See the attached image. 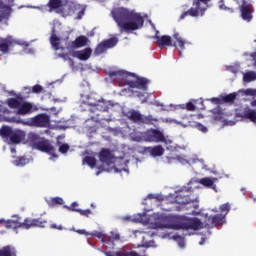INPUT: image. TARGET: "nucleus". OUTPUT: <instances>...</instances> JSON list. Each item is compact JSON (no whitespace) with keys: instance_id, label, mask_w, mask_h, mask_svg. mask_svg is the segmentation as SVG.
<instances>
[{"instance_id":"nucleus-1","label":"nucleus","mask_w":256,"mask_h":256,"mask_svg":"<svg viewBox=\"0 0 256 256\" xmlns=\"http://www.w3.org/2000/svg\"><path fill=\"white\" fill-rule=\"evenodd\" d=\"M112 16L121 33H123V31L126 33H129V31H137L143 28L145 23V19H143L141 14L130 11L127 8H118L112 11Z\"/></svg>"},{"instance_id":"nucleus-2","label":"nucleus","mask_w":256,"mask_h":256,"mask_svg":"<svg viewBox=\"0 0 256 256\" xmlns=\"http://www.w3.org/2000/svg\"><path fill=\"white\" fill-rule=\"evenodd\" d=\"M3 223L6 229H13L17 231V229H31V227H41L45 228L47 225V221L41 218H26L23 222H21V217L13 216V219H0V224Z\"/></svg>"},{"instance_id":"nucleus-3","label":"nucleus","mask_w":256,"mask_h":256,"mask_svg":"<svg viewBox=\"0 0 256 256\" xmlns=\"http://www.w3.org/2000/svg\"><path fill=\"white\" fill-rule=\"evenodd\" d=\"M6 103L10 109H17V115H31L33 113V103L25 101V98L21 95L15 98H8Z\"/></svg>"},{"instance_id":"nucleus-4","label":"nucleus","mask_w":256,"mask_h":256,"mask_svg":"<svg viewBox=\"0 0 256 256\" xmlns=\"http://www.w3.org/2000/svg\"><path fill=\"white\" fill-rule=\"evenodd\" d=\"M154 39L157 41V45L159 49H163L164 47H179V55H181V51L185 49V40L179 35V32H175L173 34V39L176 42L173 44V40L171 36L163 35V36H154Z\"/></svg>"},{"instance_id":"nucleus-5","label":"nucleus","mask_w":256,"mask_h":256,"mask_svg":"<svg viewBox=\"0 0 256 256\" xmlns=\"http://www.w3.org/2000/svg\"><path fill=\"white\" fill-rule=\"evenodd\" d=\"M210 2L211 0H193V7L182 12L180 19H185V17H203V15H205V11L209 9Z\"/></svg>"},{"instance_id":"nucleus-6","label":"nucleus","mask_w":256,"mask_h":256,"mask_svg":"<svg viewBox=\"0 0 256 256\" xmlns=\"http://www.w3.org/2000/svg\"><path fill=\"white\" fill-rule=\"evenodd\" d=\"M205 225L203 222H201L198 218H181L179 222H176L171 225V229H175L176 231H179L183 229L184 231H189L191 229L192 231H199V229H203Z\"/></svg>"},{"instance_id":"nucleus-7","label":"nucleus","mask_w":256,"mask_h":256,"mask_svg":"<svg viewBox=\"0 0 256 256\" xmlns=\"http://www.w3.org/2000/svg\"><path fill=\"white\" fill-rule=\"evenodd\" d=\"M0 135L3 139H9L11 145H19L21 141H25V132L19 129L13 130L12 127L2 126Z\"/></svg>"},{"instance_id":"nucleus-8","label":"nucleus","mask_w":256,"mask_h":256,"mask_svg":"<svg viewBox=\"0 0 256 256\" xmlns=\"http://www.w3.org/2000/svg\"><path fill=\"white\" fill-rule=\"evenodd\" d=\"M16 123L27 125L28 127L47 128L49 125H51V117L46 113H40L27 121L18 119L16 120Z\"/></svg>"},{"instance_id":"nucleus-9","label":"nucleus","mask_w":256,"mask_h":256,"mask_svg":"<svg viewBox=\"0 0 256 256\" xmlns=\"http://www.w3.org/2000/svg\"><path fill=\"white\" fill-rule=\"evenodd\" d=\"M175 203H177L180 206L176 207V211H181V207H185V205H190V203H194L192 205L193 209H199V202L192 200L189 198V190H180L176 197H175Z\"/></svg>"},{"instance_id":"nucleus-10","label":"nucleus","mask_w":256,"mask_h":256,"mask_svg":"<svg viewBox=\"0 0 256 256\" xmlns=\"http://www.w3.org/2000/svg\"><path fill=\"white\" fill-rule=\"evenodd\" d=\"M204 223V227H208V229H213V227H221V225H225V215H206Z\"/></svg>"},{"instance_id":"nucleus-11","label":"nucleus","mask_w":256,"mask_h":256,"mask_svg":"<svg viewBox=\"0 0 256 256\" xmlns=\"http://www.w3.org/2000/svg\"><path fill=\"white\" fill-rule=\"evenodd\" d=\"M238 9L244 21L249 23L253 19V6L249 0H241V5L238 7Z\"/></svg>"},{"instance_id":"nucleus-12","label":"nucleus","mask_w":256,"mask_h":256,"mask_svg":"<svg viewBox=\"0 0 256 256\" xmlns=\"http://www.w3.org/2000/svg\"><path fill=\"white\" fill-rule=\"evenodd\" d=\"M35 149H37L38 151H42V153H48V155H51L53 159H57V157H59L55 153V147H53V145H51V142H49V140L45 138H42V140L38 142Z\"/></svg>"},{"instance_id":"nucleus-13","label":"nucleus","mask_w":256,"mask_h":256,"mask_svg":"<svg viewBox=\"0 0 256 256\" xmlns=\"http://www.w3.org/2000/svg\"><path fill=\"white\" fill-rule=\"evenodd\" d=\"M146 140L151 143H163L165 135L158 129H151L146 132Z\"/></svg>"},{"instance_id":"nucleus-14","label":"nucleus","mask_w":256,"mask_h":256,"mask_svg":"<svg viewBox=\"0 0 256 256\" xmlns=\"http://www.w3.org/2000/svg\"><path fill=\"white\" fill-rule=\"evenodd\" d=\"M15 45H17V42L11 36L0 38V53H9L11 47H15Z\"/></svg>"},{"instance_id":"nucleus-15","label":"nucleus","mask_w":256,"mask_h":256,"mask_svg":"<svg viewBox=\"0 0 256 256\" xmlns=\"http://www.w3.org/2000/svg\"><path fill=\"white\" fill-rule=\"evenodd\" d=\"M89 43V38L85 35L78 36L74 41L68 43L67 49H81V47H85Z\"/></svg>"},{"instance_id":"nucleus-16","label":"nucleus","mask_w":256,"mask_h":256,"mask_svg":"<svg viewBox=\"0 0 256 256\" xmlns=\"http://www.w3.org/2000/svg\"><path fill=\"white\" fill-rule=\"evenodd\" d=\"M99 159L101 163H106V165H111L113 161V153H111V150L103 148L99 153Z\"/></svg>"},{"instance_id":"nucleus-17","label":"nucleus","mask_w":256,"mask_h":256,"mask_svg":"<svg viewBox=\"0 0 256 256\" xmlns=\"http://www.w3.org/2000/svg\"><path fill=\"white\" fill-rule=\"evenodd\" d=\"M88 105L90 108L91 113H96V111H107L108 107L105 105V102L101 101H91V99L88 101Z\"/></svg>"},{"instance_id":"nucleus-18","label":"nucleus","mask_w":256,"mask_h":256,"mask_svg":"<svg viewBox=\"0 0 256 256\" xmlns=\"http://www.w3.org/2000/svg\"><path fill=\"white\" fill-rule=\"evenodd\" d=\"M93 53V49L85 48L83 50L76 51L74 53V57H77L80 61H87Z\"/></svg>"},{"instance_id":"nucleus-19","label":"nucleus","mask_w":256,"mask_h":256,"mask_svg":"<svg viewBox=\"0 0 256 256\" xmlns=\"http://www.w3.org/2000/svg\"><path fill=\"white\" fill-rule=\"evenodd\" d=\"M217 181H219V179L217 178L205 177L200 179L198 183H200V185H203V187H209L210 189L216 191L217 185H215V183H217Z\"/></svg>"},{"instance_id":"nucleus-20","label":"nucleus","mask_w":256,"mask_h":256,"mask_svg":"<svg viewBox=\"0 0 256 256\" xmlns=\"http://www.w3.org/2000/svg\"><path fill=\"white\" fill-rule=\"evenodd\" d=\"M50 44L52 45V48L54 51H59V49H64L61 47V38L55 34V28L52 29V34L50 36Z\"/></svg>"},{"instance_id":"nucleus-21","label":"nucleus","mask_w":256,"mask_h":256,"mask_svg":"<svg viewBox=\"0 0 256 256\" xmlns=\"http://www.w3.org/2000/svg\"><path fill=\"white\" fill-rule=\"evenodd\" d=\"M147 153L151 155V157H163L165 153V149L161 145H157L154 147H148L146 149Z\"/></svg>"},{"instance_id":"nucleus-22","label":"nucleus","mask_w":256,"mask_h":256,"mask_svg":"<svg viewBox=\"0 0 256 256\" xmlns=\"http://www.w3.org/2000/svg\"><path fill=\"white\" fill-rule=\"evenodd\" d=\"M142 116L143 114H141L139 111L134 109L126 113L127 119H129V121H132V123H141Z\"/></svg>"},{"instance_id":"nucleus-23","label":"nucleus","mask_w":256,"mask_h":256,"mask_svg":"<svg viewBox=\"0 0 256 256\" xmlns=\"http://www.w3.org/2000/svg\"><path fill=\"white\" fill-rule=\"evenodd\" d=\"M0 256H17V250L11 245L4 246L0 249Z\"/></svg>"},{"instance_id":"nucleus-24","label":"nucleus","mask_w":256,"mask_h":256,"mask_svg":"<svg viewBox=\"0 0 256 256\" xmlns=\"http://www.w3.org/2000/svg\"><path fill=\"white\" fill-rule=\"evenodd\" d=\"M150 81L147 78H143V77H138L136 79V87L137 89H142V91H147L148 87L147 85H149Z\"/></svg>"},{"instance_id":"nucleus-25","label":"nucleus","mask_w":256,"mask_h":256,"mask_svg":"<svg viewBox=\"0 0 256 256\" xmlns=\"http://www.w3.org/2000/svg\"><path fill=\"white\" fill-rule=\"evenodd\" d=\"M159 119L153 117V115H142V118L140 120V123H142V125H155V123H158Z\"/></svg>"},{"instance_id":"nucleus-26","label":"nucleus","mask_w":256,"mask_h":256,"mask_svg":"<svg viewBox=\"0 0 256 256\" xmlns=\"http://www.w3.org/2000/svg\"><path fill=\"white\" fill-rule=\"evenodd\" d=\"M43 140L39 134L36 133H30L28 136V141L30 145H32L33 149L36 148L37 144L40 143Z\"/></svg>"},{"instance_id":"nucleus-27","label":"nucleus","mask_w":256,"mask_h":256,"mask_svg":"<svg viewBox=\"0 0 256 256\" xmlns=\"http://www.w3.org/2000/svg\"><path fill=\"white\" fill-rule=\"evenodd\" d=\"M47 7H49V12L52 13V11H55L59 9L60 7H63V1L62 0H49Z\"/></svg>"},{"instance_id":"nucleus-28","label":"nucleus","mask_w":256,"mask_h":256,"mask_svg":"<svg viewBox=\"0 0 256 256\" xmlns=\"http://www.w3.org/2000/svg\"><path fill=\"white\" fill-rule=\"evenodd\" d=\"M244 119H249L252 123H256V111L252 109L245 110L242 114Z\"/></svg>"},{"instance_id":"nucleus-29","label":"nucleus","mask_w":256,"mask_h":256,"mask_svg":"<svg viewBox=\"0 0 256 256\" xmlns=\"http://www.w3.org/2000/svg\"><path fill=\"white\" fill-rule=\"evenodd\" d=\"M106 49H113L119 43V40L115 37L102 41Z\"/></svg>"},{"instance_id":"nucleus-30","label":"nucleus","mask_w":256,"mask_h":256,"mask_svg":"<svg viewBox=\"0 0 256 256\" xmlns=\"http://www.w3.org/2000/svg\"><path fill=\"white\" fill-rule=\"evenodd\" d=\"M237 99V93H231L226 96H222V103H235Z\"/></svg>"},{"instance_id":"nucleus-31","label":"nucleus","mask_w":256,"mask_h":256,"mask_svg":"<svg viewBox=\"0 0 256 256\" xmlns=\"http://www.w3.org/2000/svg\"><path fill=\"white\" fill-rule=\"evenodd\" d=\"M243 80L245 83H251V81H256V73L253 71L246 72L244 74Z\"/></svg>"},{"instance_id":"nucleus-32","label":"nucleus","mask_w":256,"mask_h":256,"mask_svg":"<svg viewBox=\"0 0 256 256\" xmlns=\"http://www.w3.org/2000/svg\"><path fill=\"white\" fill-rule=\"evenodd\" d=\"M49 207H57V205H63V198L55 197L48 201Z\"/></svg>"},{"instance_id":"nucleus-33","label":"nucleus","mask_w":256,"mask_h":256,"mask_svg":"<svg viewBox=\"0 0 256 256\" xmlns=\"http://www.w3.org/2000/svg\"><path fill=\"white\" fill-rule=\"evenodd\" d=\"M28 160L25 157H18L15 161H14V165H16V167H25V165H27Z\"/></svg>"},{"instance_id":"nucleus-34","label":"nucleus","mask_w":256,"mask_h":256,"mask_svg":"<svg viewBox=\"0 0 256 256\" xmlns=\"http://www.w3.org/2000/svg\"><path fill=\"white\" fill-rule=\"evenodd\" d=\"M85 163H87L89 165V167H91L92 169L95 168V166L97 165V159H95L92 156H86L84 158Z\"/></svg>"},{"instance_id":"nucleus-35","label":"nucleus","mask_w":256,"mask_h":256,"mask_svg":"<svg viewBox=\"0 0 256 256\" xmlns=\"http://www.w3.org/2000/svg\"><path fill=\"white\" fill-rule=\"evenodd\" d=\"M107 51V48L103 42H101L94 50L95 55H103Z\"/></svg>"},{"instance_id":"nucleus-36","label":"nucleus","mask_w":256,"mask_h":256,"mask_svg":"<svg viewBox=\"0 0 256 256\" xmlns=\"http://www.w3.org/2000/svg\"><path fill=\"white\" fill-rule=\"evenodd\" d=\"M221 215H224V217H227V214L229 211H231V205L229 203L222 204L220 206Z\"/></svg>"},{"instance_id":"nucleus-37","label":"nucleus","mask_w":256,"mask_h":256,"mask_svg":"<svg viewBox=\"0 0 256 256\" xmlns=\"http://www.w3.org/2000/svg\"><path fill=\"white\" fill-rule=\"evenodd\" d=\"M219 9L229 11V13H235V9L225 6V2L223 0L219 2Z\"/></svg>"},{"instance_id":"nucleus-38","label":"nucleus","mask_w":256,"mask_h":256,"mask_svg":"<svg viewBox=\"0 0 256 256\" xmlns=\"http://www.w3.org/2000/svg\"><path fill=\"white\" fill-rule=\"evenodd\" d=\"M90 235H92L93 237H97V239H102V242L105 243L104 238L106 237V235L103 232L95 231L90 233Z\"/></svg>"},{"instance_id":"nucleus-39","label":"nucleus","mask_w":256,"mask_h":256,"mask_svg":"<svg viewBox=\"0 0 256 256\" xmlns=\"http://www.w3.org/2000/svg\"><path fill=\"white\" fill-rule=\"evenodd\" d=\"M32 93H36V94L43 93V86L39 84L34 85L32 87Z\"/></svg>"},{"instance_id":"nucleus-40","label":"nucleus","mask_w":256,"mask_h":256,"mask_svg":"<svg viewBox=\"0 0 256 256\" xmlns=\"http://www.w3.org/2000/svg\"><path fill=\"white\" fill-rule=\"evenodd\" d=\"M77 207H79V204L77 202H73L69 207H67V209L68 211H75L77 213V211L80 210Z\"/></svg>"},{"instance_id":"nucleus-41","label":"nucleus","mask_w":256,"mask_h":256,"mask_svg":"<svg viewBox=\"0 0 256 256\" xmlns=\"http://www.w3.org/2000/svg\"><path fill=\"white\" fill-rule=\"evenodd\" d=\"M186 109H187V111H196L197 106H195V104H193V102H188L186 104Z\"/></svg>"},{"instance_id":"nucleus-42","label":"nucleus","mask_w":256,"mask_h":256,"mask_svg":"<svg viewBox=\"0 0 256 256\" xmlns=\"http://www.w3.org/2000/svg\"><path fill=\"white\" fill-rule=\"evenodd\" d=\"M59 151H60L62 154L67 153V151H69V144H62V145H60Z\"/></svg>"},{"instance_id":"nucleus-43","label":"nucleus","mask_w":256,"mask_h":256,"mask_svg":"<svg viewBox=\"0 0 256 256\" xmlns=\"http://www.w3.org/2000/svg\"><path fill=\"white\" fill-rule=\"evenodd\" d=\"M77 213H80L81 215H83L84 217H89V215H91V210L90 209H86V210H76Z\"/></svg>"},{"instance_id":"nucleus-44","label":"nucleus","mask_w":256,"mask_h":256,"mask_svg":"<svg viewBox=\"0 0 256 256\" xmlns=\"http://www.w3.org/2000/svg\"><path fill=\"white\" fill-rule=\"evenodd\" d=\"M196 128L198 129V131H201L202 133H207V131H208V129L205 127V125H203L201 123H197Z\"/></svg>"},{"instance_id":"nucleus-45","label":"nucleus","mask_w":256,"mask_h":256,"mask_svg":"<svg viewBox=\"0 0 256 256\" xmlns=\"http://www.w3.org/2000/svg\"><path fill=\"white\" fill-rule=\"evenodd\" d=\"M110 239H112L113 241H119V239H121V236L118 233L111 232Z\"/></svg>"},{"instance_id":"nucleus-46","label":"nucleus","mask_w":256,"mask_h":256,"mask_svg":"<svg viewBox=\"0 0 256 256\" xmlns=\"http://www.w3.org/2000/svg\"><path fill=\"white\" fill-rule=\"evenodd\" d=\"M126 84H127L131 89H137V81L130 80V81H127Z\"/></svg>"},{"instance_id":"nucleus-47","label":"nucleus","mask_w":256,"mask_h":256,"mask_svg":"<svg viewBox=\"0 0 256 256\" xmlns=\"http://www.w3.org/2000/svg\"><path fill=\"white\" fill-rule=\"evenodd\" d=\"M210 101L214 103V105H221V103H223L222 98H211Z\"/></svg>"},{"instance_id":"nucleus-48","label":"nucleus","mask_w":256,"mask_h":256,"mask_svg":"<svg viewBox=\"0 0 256 256\" xmlns=\"http://www.w3.org/2000/svg\"><path fill=\"white\" fill-rule=\"evenodd\" d=\"M50 229H57L58 231H63V226L57 225V224H51Z\"/></svg>"},{"instance_id":"nucleus-49","label":"nucleus","mask_w":256,"mask_h":256,"mask_svg":"<svg viewBox=\"0 0 256 256\" xmlns=\"http://www.w3.org/2000/svg\"><path fill=\"white\" fill-rule=\"evenodd\" d=\"M76 233H78L79 235H90L87 231L85 230H76Z\"/></svg>"},{"instance_id":"nucleus-50","label":"nucleus","mask_w":256,"mask_h":256,"mask_svg":"<svg viewBox=\"0 0 256 256\" xmlns=\"http://www.w3.org/2000/svg\"><path fill=\"white\" fill-rule=\"evenodd\" d=\"M1 111H5V108H3V102L2 101H0V112Z\"/></svg>"},{"instance_id":"nucleus-51","label":"nucleus","mask_w":256,"mask_h":256,"mask_svg":"<svg viewBox=\"0 0 256 256\" xmlns=\"http://www.w3.org/2000/svg\"><path fill=\"white\" fill-rule=\"evenodd\" d=\"M58 57H61L63 59L65 58V54L64 53L58 54Z\"/></svg>"},{"instance_id":"nucleus-52","label":"nucleus","mask_w":256,"mask_h":256,"mask_svg":"<svg viewBox=\"0 0 256 256\" xmlns=\"http://www.w3.org/2000/svg\"><path fill=\"white\" fill-rule=\"evenodd\" d=\"M199 245H205V239H202V241L199 242Z\"/></svg>"},{"instance_id":"nucleus-53","label":"nucleus","mask_w":256,"mask_h":256,"mask_svg":"<svg viewBox=\"0 0 256 256\" xmlns=\"http://www.w3.org/2000/svg\"><path fill=\"white\" fill-rule=\"evenodd\" d=\"M180 247H185V242L182 241L181 243H179Z\"/></svg>"},{"instance_id":"nucleus-54","label":"nucleus","mask_w":256,"mask_h":256,"mask_svg":"<svg viewBox=\"0 0 256 256\" xmlns=\"http://www.w3.org/2000/svg\"><path fill=\"white\" fill-rule=\"evenodd\" d=\"M252 107H256V100L252 101Z\"/></svg>"},{"instance_id":"nucleus-55","label":"nucleus","mask_w":256,"mask_h":256,"mask_svg":"<svg viewBox=\"0 0 256 256\" xmlns=\"http://www.w3.org/2000/svg\"><path fill=\"white\" fill-rule=\"evenodd\" d=\"M187 7H189V6H187V5H183L182 6V8H184V9H187Z\"/></svg>"},{"instance_id":"nucleus-56","label":"nucleus","mask_w":256,"mask_h":256,"mask_svg":"<svg viewBox=\"0 0 256 256\" xmlns=\"http://www.w3.org/2000/svg\"><path fill=\"white\" fill-rule=\"evenodd\" d=\"M112 75H117V73L113 72Z\"/></svg>"}]
</instances>
